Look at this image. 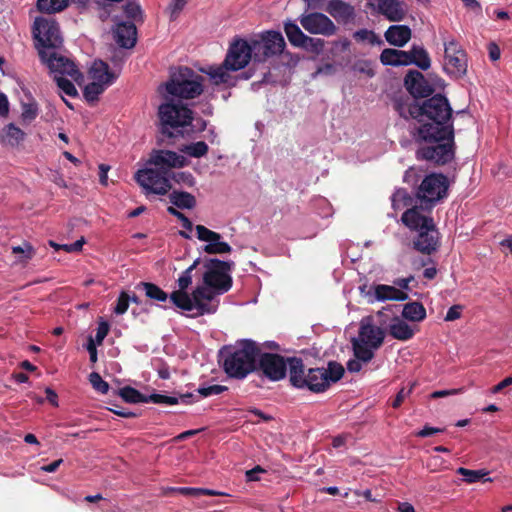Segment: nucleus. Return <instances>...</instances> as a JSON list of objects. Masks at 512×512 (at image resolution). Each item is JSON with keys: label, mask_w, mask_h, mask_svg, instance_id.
Listing matches in <instances>:
<instances>
[{"label": "nucleus", "mask_w": 512, "mask_h": 512, "mask_svg": "<svg viewBox=\"0 0 512 512\" xmlns=\"http://www.w3.org/2000/svg\"><path fill=\"white\" fill-rule=\"evenodd\" d=\"M409 115L417 119V140L443 139L453 136V126L449 123L452 109L446 97L435 95L422 104L409 106Z\"/></svg>", "instance_id": "1"}, {"label": "nucleus", "mask_w": 512, "mask_h": 512, "mask_svg": "<svg viewBox=\"0 0 512 512\" xmlns=\"http://www.w3.org/2000/svg\"><path fill=\"white\" fill-rule=\"evenodd\" d=\"M198 263L199 260L197 259L181 273L177 280L178 289L172 292L169 297L176 307L192 312L193 316L211 314L216 311V304L212 302L211 293L205 291V287L199 284L192 293L187 291L192 284V272Z\"/></svg>", "instance_id": "2"}, {"label": "nucleus", "mask_w": 512, "mask_h": 512, "mask_svg": "<svg viewBox=\"0 0 512 512\" xmlns=\"http://www.w3.org/2000/svg\"><path fill=\"white\" fill-rule=\"evenodd\" d=\"M385 339V331L373 323L372 317H364L360 321L358 335L352 338L354 358L347 364V370L351 373L360 372L363 365L368 364Z\"/></svg>", "instance_id": "3"}, {"label": "nucleus", "mask_w": 512, "mask_h": 512, "mask_svg": "<svg viewBox=\"0 0 512 512\" xmlns=\"http://www.w3.org/2000/svg\"><path fill=\"white\" fill-rule=\"evenodd\" d=\"M253 58V52L249 41L237 39L230 44L222 65L210 66L205 73L214 85L233 86L236 77L232 72L245 68Z\"/></svg>", "instance_id": "4"}, {"label": "nucleus", "mask_w": 512, "mask_h": 512, "mask_svg": "<svg viewBox=\"0 0 512 512\" xmlns=\"http://www.w3.org/2000/svg\"><path fill=\"white\" fill-rule=\"evenodd\" d=\"M219 356L227 375L243 379L256 368L259 349L255 342L242 340L233 346L223 347Z\"/></svg>", "instance_id": "5"}, {"label": "nucleus", "mask_w": 512, "mask_h": 512, "mask_svg": "<svg viewBox=\"0 0 512 512\" xmlns=\"http://www.w3.org/2000/svg\"><path fill=\"white\" fill-rule=\"evenodd\" d=\"M40 59L49 69L59 89L68 96H76L77 89L74 83L82 85L84 83V76L75 63L63 55L61 49Z\"/></svg>", "instance_id": "6"}, {"label": "nucleus", "mask_w": 512, "mask_h": 512, "mask_svg": "<svg viewBox=\"0 0 512 512\" xmlns=\"http://www.w3.org/2000/svg\"><path fill=\"white\" fill-rule=\"evenodd\" d=\"M202 82V76L188 67H180L171 73L168 82L159 86L158 91L164 100L192 99L202 93Z\"/></svg>", "instance_id": "7"}, {"label": "nucleus", "mask_w": 512, "mask_h": 512, "mask_svg": "<svg viewBox=\"0 0 512 512\" xmlns=\"http://www.w3.org/2000/svg\"><path fill=\"white\" fill-rule=\"evenodd\" d=\"M233 263L221 261L218 259H209L205 262V272L202 277V284L205 291L210 292L212 302L218 308L219 301L217 296L227 292L232 286V278L229 275Z\"/></svg>", "instance_id": "8"}, {"label": "nucleus", "mask_w": 512, "mask_h": 512, "mask_svg": "<svg viewBox=\"0 0 512 512\" xmlns=\"http://www.w3.org/2000/svg\"><path fill=\"white\" fill-rule=\"evenodd\" d=\"M36 48L40 58L62 49L63 39L57 23L46 17H38L34 22Z\"/></svg>", "instance_id": "9"}, {"label": "nucleus", "mask_w": 512, "mask_h": 512, "mask_svg": "<svg viewBox=\"0 0 512 512\" xmlns=\"http://www.w3.org/2000/svg\"><path fill=\"white\" fill-rule=\"evenodd\" d=\"M117 74L112 72L107 63L102 60L93 62L89 69L88 83L84 88V97L88 102H95L109 86H111L117 78Z\"/></svg>", "instance_id": "10"}, {"label": "nucleus", "mask_w": 512, "mask_h": 512, "mask_svg": "<svg viewBox=\"0 0 512 512\" xmlns=\"http://www.w3.org/2000/svg\"><path fill=\"white\" fill-rule=\"evenodd\" d=\"M448 188L449 181L446 176L431 173L420 183L416 197L422 205L431 208L447 196Z\"/></svg>", "instance_id": "11"}, {"label": "nucleus", "mask_w": 512, "mask_h": 512, "mask_svg": "<svg viewBox=\"0 0 512 512\" xmlns=\"http://www.w3.org/2000/svg\"><path fill=\"white\" fill-rule=\"evenodd\" d=\"M253 59L257 62H263L268 57L278 55L283 52L286 43L280 32L266 31L249 41Z\"/></svg>", "instance_id": "12"}, {"label": "nucleus", "mask_w": 512, "mask_h": 512, "mask_svg": "<svg viewBox=\"0 0 512 512\" xmlns=\"http://www.w3.org/2000/svg\"><path fill=\"white\" fill-rule=\"evenodd\" d=\"M159 118L163 126V132L166 127L178 128L185 127L192 122V111L180 100L170 98L165 100V103L161 104L158 109Z\"/></svg>", "instance_id": "13"}, {"label": "nucleus", "mask_w": 512, "mask_h": 512, "mask_svg": "<svg viewBox=\"0 0 512 512\" xmlns=\"http://www.w3.org/2000/svg\"><path fill=\"white\" fill-rule=\"evenodd\" d=\"M453 139L454 135L443 139L423 140L426 144L417 150V159L432 161L436 164L450 162L454 157Z\"/></svg>", "instance_id": "14"}, {"label": "nucleus", "mask_w": 512, "mask_h": 512, "mask_svg": "<svg viewBox=\"0 0 512 512\" xmlns=\"http://www.w3.org/2000/svg\"><path fill=\"white\" fill-rule=\"evenodd\" d=\"M135 180L146 194L165 195L171 189L169 174L166 170L156 168L140 169L135 174Z\"/></svg>", "instance_id": "15"}, {"label": "nucleus", "mask_w": 512, "mask_h": 512, "mask_svg": "<svg viewBox=\"0 0 512 512\" xmlns=\"http://www.w3.org/2000/svg\"><path fill=\"white\" fill-rule=\"evenodd\" d=\"M343 374V366L336 362H330L328 368L309 369L306 375L305 388L313 392H322L331 383L340 380Z\"/></svg>", "instance_id": "16"}, {"label": "nucleus", "mask_w": 512, "mask_h": 512, "mask_svg": "<svg viewBox=\"0 0 512 512\" xmlns=\"http://www.w3.org/2000/svg\"><path fill=\"white\" fill-rule=\"evenodd\" d=\"M443 68L447 74L455 78H460L466 74V54L460 44L454 39L444 42Z\"/></svg>", "instance_id": "17"}, {"label": "nucleus", "mask_w": 512, "mask_h": 512, "mask_svg": "<svg viewBox=\"0 0 512 512\" xmlns=\"http://www.w3.org/2000/svg\"><path fill=\"white\" fill-rule=\"evenodd\" d=\"M119 396L128 403H156L165 405H175L180 402L190 403L189 399L193 397L192 394H181L179 397L166 396L162 394H151L149 396L142 395L138 390L126 386L119 390Z\"/></svg>", "instance_id": "18"}, {"label": "nucleus", "mask_w": 512, "mask_h": 512, "mask_svg": "<svg viewBox=\"0 0 512 512\" xmlns=\"http://www.w3.org/2000/svg\"><path fill=\"white\" fill-rule=\"evenodd\" d=\"M196 237L205 243L203 251L207 254H229L232 251L229 243L223 240V237L203 225L195 226Z\"/></svg>", "instance_id": "19"}, {"label": "nucleus", "mask_w": 512, "mask_h": 512, "mask_svg": "<svg viewBox=\"0 0 512 512\" xmlns=\"http://www.w3.org/2000/svg\"><path fill=\"white\" fill-rule=\"evenodd\" d=\"M299 20L302 27L311 34L331 36L336 32L334 23L322 13L302 15Z\"/></svg>", "instance_id": "20"}, {"label": "nucleus", "mask_w": 512, "mask_h": 512, "mask_svg": "<svg viewBox=\"0 0 512 512\" xmlns=\"http://www.w3.org/2000/svg\"><path fill=\"white\" fill-rule=\"evenodd\" d=\"M287 363L284 357L265 353L260 356L259 364L264 375L272 381H278L285 377L287 372Z\"/></svg>", "instance_id": "21"}, {"label": "nucleus", "mask_w": 512, "mask_h": 512, "mask_svg": "<svg viewBox=\"0 0 512 512\" xmlns=\"http://www.w3.org/2000/svg\"><path fill=\"white\" fill-rule=\"evenodd\" d=\"M148 163L154 165L160 170L182 168L188 164L187 159L174 151L153 150L150 154Z\"/></svg>", "instance_id": "22"}, {"label": "nucleus", "mask_w": 512, "mask_h": 512, "mask_svg": "<svg viewBox=\"0 0 512 512\" xmlns=\"http://www.w3.org/2000/svg\"><path fill=\"white\" fill-rule=\"evenodd\" d=\"M406 89L414 97H427L433 92V88L427 82L422 73L411 70L404 79Z\"/></svg>", "instance_id": "23"}, {"label": "nucleus", "mask_w": 512, "mask_h": 512, "mask_svg": "<svg viewBox=\"0 0 512 512\" xmlns=\"http://www.w3.org/2000/svg\"><path fill=\"white\" fill-rule=\"evenodd\" d=\"M402 222L411 230L422 231L434 228L433 219L421 213L417 207L407 209L401 218Z\"/></svg>", "instance_id": "24"}, {"label": "nucleus", "mask_w": 512, "mask_h": 512, "mask_svg": "<svg viewBox=\"0 0 512 512\" xmlns=\"http://www.w3.org/2000/svg\"><path fill=\"white\" fill-rule=\"evenodd\" d=\"M414 248L423 253L431 254L438 246V232L436 228H429L419 231L417 237L413 241Z\"/></svg>", "instance_id": "25"}, {"label": "nucleus", "mask_w": 512, "mask_h": 512, "mask_svg": "<svg viewBox=\"0 0 512 512\" xmlns=\"http://www.w3.org/2000/svg\"><path fill=\"white\" fill-rule=\"evenodd\" d=\"M114 39L123 48H132L136 43V27L131 22H120L113 30Z\"/></svg>", "instance_id": "26"}, {"label": "nucleus", "mask_w": 512, "mask_h": 512, "mask_svg": "<svg viewBox=\"0 0 512 512\" xmlns=\"http://www.w3.org/2000/svg\"><path fill=\"white\" fill-rule=\"evenodd\" d=\"M374 300L384 301H405L408 299V293L398 289L395 285L378 284L373 287Z\"/></svg>", "instance_id": "27"}, {"label": "nucleus", "mask_w": 512, "mask_h": 512, "mask_svg": "<svg viewBox=\"0 0 512 512\" xmlns=\"http://www.w3.org/2000/svg\"><path fill=\"white\" fill-rule=\"evenodd\" d=\"M327 12L338 22H349L354 18L352 6L342 0H331L327 6Z\"/></svg>", "instance_id": "28"}, {"label": "nucleus", "mask_w": 512, "mask_h": 512, "mask_svg": "<svg viewBox=\"0 0 512 512\" xmlns=\"http://www.w3.org/2000/svg\"><path fill=\"white\" fill-rule=\"evenodd\" d=\"M388 330L389 334L399 341H407L415 334V329L400 317L392 318Z\"/></svg>", "instance_id": "29"}, {"label": "nucleus", "mask_w": 512, "mask_h": 512, "mask_svg": "<svg viewBox=\"0 0 512 512\" xmlns=\"http://www.w3.org/2000/svg\"><path fill=\"white\" fill-rule=\"evenodd\" d=\"M388 43L397 47H403L411 38V30L405 25H393L385 32Z\"/></svg>", "instance_id": "30"}, {"label": "nucleus", "mask_w": 512, "mask_h": 512, "mask_svg": "<svg viewBox=\"0 0 512 512\" xmlns=\"http://www.w3.org/2000/svg\"><path fill=\"white\" fill-rule=\"evenodd\" d=\"M287 369H289L291 384L297 388H305L307 373L304 371L302 360L297 358L288 359Z\"/></svg>", "instance_id": "31"}, {"label": "nucleus", "mask_w": 512, "mask_h": 512, "mask_svg": "<svg viewBox=\"0 0 512 512\" xmlns=\"http://www.w3.org/2000/svg\"><path fill=\"white\" fill-rule=\"evenodd\" d=\"M380 60L384 65L407 66L410 65L408 52L396 49H384L380 55Z\"/></svg>", "instance_id": "32"}, {"label": "nucleus", "mask_w": 512, "mask_h": 512, "mask_svg": "<svg viewBox=\"0 0 512 512\" xmlns=\"http://www.w3.org/2000/svg\"><path fill=\"white\" fill-rule=\"evenodd\" d=\"M1 142L10 146H17L25 139V133L13 123L6 125L0 135Z\"/></svg>", "instance_id": "33"}, {"label": "nucleus", "mask_w": 512, "mask_h": 512, "mask_svg": "<svg viewBox=\"0 0 512 512\" xmlns=\"http://www.w3.org/2000/svg\"><path fill=\"white\" fill-rule=\"evenodd\" d=\"M379 9L390 21H400L404 16V10L396 0H381Z\"/></svg>", "instance_id": "34"}, {"label": "nucleus", "mask_w": 512, "mask_h": 512, "mask_svg": "<svg viewBox=\"0 0 512 512\" xmlns=\"http://www.w3.org/2000/svg\"><path fill=\"white\" fill-rule=\"evenodd\" d=\"M402 317L411 322H421L426 318V309L419 302H410L403 306Z\"/></svg>", "instance_id": "35"}, {"label": "nucleus", "mask_w": 512, "mask_h": 512, "mask_svg": "<svg viewBox=\"0 0 512 512\" xmlns=\"http://www.w3.org/2000/svg\"><path fill=\"white\" fill-rule=\"evenodd\" d=\"M408 59L410 64H415L422 70H427L431 66V60L427 51L421 46H413L408 51Z\"/></svg>", "instance_id": "36"}, {"label": "nucleus", "mask_w": 512, "mask_h": 512, "mask_svg": "<svg viewBox=\"0 0 512 512\" xmlns=\"http://www.w3.org/2000/svg\"><path fill=\"white\" fill-rule=\"evenodd\" d=\"M457 473L463 476V480L468 484L476 482H491L492 479L488 477L489 472L485 469L470 470L467 468L460 467L457 469Z\"/></svg>", "instance_id": "37"}, {"label": "nucleus", "mask_w": 512, "mask_h": 512, "mask_svg": "<svg viewBox=\"0 0 512 512\" xmlns=\"http://www.w3.org/2000/svg\"><path fill=\"white\" fill-rule=\"evenodd\" d=\"M284 31L291 45L300 47L303 45V41L306 39L305 35L299 26L292 21H287L284 24Z\"/></svg>", "instance_id": "38"}, {"label": "nucleus", "mask_w": 512, "mask_h": 512, "mask_svg": "<svg viewBox=\"0 0 512 512\" xmlns=\"http://www.w3.org/2000/svg\"><path fill=\"white\" fill-rule=\"evenodd\" d=\"M170 202L181 209H191L195 206V197L187 192L173 191L169 195Z\"/></svg>", "instance_id": "39"}, {"label": "nucleus", "mask_w": 512, "mask_h": 512, "mask_svg": "<svg viewBox=\"0 0 512 512\" xmlns=\"http://www.w3.org/2000/svg\"><path fill=\"white\" fill-rule=\"evenodd\" d=\"M69 0H38L37 7L41 12L52 14L65 9Z\"/></svg>", "instance_id": "40"}, {"label": "nucleus", "mask_w": 512, "mask_h": 512, "mask_svg": "<svg viewBox=\"0 0 512 512\" xmlns=\"http://www.w3.org/2000/svg\"><path fill=\"white\" fill-rule=\"evenodd\" d=\"M12 253L15 255L17 262L27 263L30 259L34 257L35 249L30 243L23 242L19 246H13Z\"/></svg>", "instance_id": "41"}, {"label": "nucleus", "mask_w": 512, "mask_h": 512, "mask_svg": "<svg viewBox=\"0 0 512 512\" xmlns=\"http://www.w3.org/2000/svg\"><path fill=\"white\" fill-rule=\"evenodd\" d=\"M391 201L392 207L395 210H399L409 206L412 202V198L405 189L400 188L393 193Z\"/></svg>", "instance_id": "42"}, {"label": "nucleus", "mask_w": 512, "mask_h": 512, "mask_svg": "<svg viewBox=\"0 0 512 512\" xmlns=\"http://www.w3.org/2000/svg\"><path fill=\"white\" fill-rule=\"evenodd\" d=\"M181 151L191 157L200 158L207 154L208 145L204 141H198L196 143L185 145L183 148H181Z\"/></svg>", "instance_id": "43"}, {"label": "nucleus", "mask_w": 512, "mask_h": 512, "mask_svg": "<svg viewBox=\"0 0 512 512\" xmlns=\"http://www.w3.org/2000/svg\"><path fill=\"white\" fill-rule=\"evenodd\" d=\"M140 287L145 291L147 297L157 300L166 301L168 298L167 293L152 283H140Z\"/></svg>", "instance_id": "44"}, {"label": "nucleus", "mask_w": 512, "mask_h": 512, "mask_svg": "<svg viewBox=\"0 0 512 512\" xmlns=\"http://www.w3.org/2000/svg\"><path fill=\"white\" fill-rule=\"evenodd\" d=\"M38 115V106L35 102L23 103L21 119L25 123L32 122Z\"/></svg>", "instance_id": "45"}, {"label": "nucleus", "mask_w": 512, "mask_h": 512, "mask_svg": "<svg viewBox=\"0 0 512 512\" xmlns=\"http://www.w3.org/2000/svg\"><path fill=\"white\" fill-rule=\"evenodd\" d=\"M299 48H303L315 54H320L324 48V40L307 36L303 41V45Z\"/></svg>", "instance_id": "46"}, {"label": "nucleus", "mask_w": 512, "mask_h": 512, "mask_svg": "<svg viewBox=\"0 0 512 512\" xmlns=\"http://www.w3.org/2000/svg\"><path fill=\"white\" fill-rule=\"evenodd\" d=\"M89 381L94 390L101 394H106L109 390V384L102 379L99 373L92 372L89 375Z\"/></svg>", "instance_id": "47"}, {"label": "nucleus", "mask_w": 512, "mask_h": 512, "mask_svg": "<svg viewBox=\"0 0 512 512\" xmlns=\"http://www.w3.org/2000/svg\"><path fill=\"white\" fill-rule=\"evenodd\" d=\"M354 38L360 41H368L371 44L381 43L376 34L372 31L363 29L355 32Z\"/></svg>", "instance_id": "48"}, {"label": "nucleus", "mask_w": 512, "mask_h": 512, "mask_svg": "<svg viewBox=\"0 0 512 512\" xmlns=\"http://www.w3.org/2000/svg\"><path fill=\"white\" fill-rule=\"evenodd\" d=\"M130 297L127 293L122 292L117 300V304L114 308V312L118 315L124 314L129 307Z\"/></svg>", "instance_id": "49"}, {"label": "nucleus", "mask_w": 512, "mask_h": 512, "mask_svg": "<svg viewBox=\"0 0 512 512\" xmlns=\"http://www.w3.org/2000/svg\"><path fill=\"white\" fill-rule=\"evenodd\" d=\"M173 179L179 184H183L188 187H192L195 184V178L189 172H179L173 174Z\"/></svg>", "instance_id": "50"}, {"label": "nucleus", "mask_w": 512, "mask_h": 512, "mask_svg": "<svg viewBox=\"0 0 512 512\" xmlns=\"http://www.w3.org/2000/svg\"><path fill=\"white\" fill-rule=\"evenodd\" d=\"M124 12L128 18L136 20L141 15L140 5L136 2L129 1L124 6Z\"/></svg>", "instance_id": "51"}, {"label": "nucleus", "mask_w": 512, "mask_h": 512, "mask_svg": "<svg viewBox=\"0 0 512 512\" xmlns=\"http://www.w3.org/2000/svg\"><path fill=\"white\" fill-rule=\"evenodd\" d=\"M225 390H226L225 386L211 385V386H208V387H201V388H199L198 389V393L202 397H208V396H211V395H218V394L222 393Z\"/></svg>", "instance_id": "52"}, {"label": "nucleus", "mask_w": 512, "mask_h": 512, "mask_svg": "<svg viewBox=\"0 0 512 512\" xmlns=\"http://www.w3.org/2000/svg\"><path fill=\"white\" fill-rule=\"evenodd\" d=\"M108 332H109V324L105 321H101L98 325L94 342L97 343V345H101L103 340L107 336Z\"/></svg>", "instance_id": "53"}, {"label": "nucleus", "mask_w": 512, "mask_h": 512, "mask_svg": "<svg viewBox=\"0 0 512 512\" xmlns=\"http://www.w3.org/2000/svg\"><path fill=\"white\" fill-rule=\"evenodd\" d=\"M186 4V0H172L168 7V11L170 13V18L175 19L179 13L182 11Z\"/></svg>", "instance_id": "54"}, {"label": "nucleus", "mask_w": 512, "mask_h": 512, "mask_svg": "<svg viewBox=\"0 0 512 512\" xmlns=\"http://www.w3.org/2000/svg\"><path fill=\"white\" fill-rule=\"evenodd\" d=\"M462 311H463L462 305H458V304L453 305L448 309L444 320L447 322L457 320L461 317Z\"/></svg>", "instance_id": "55"}, {"label": "nucleus", "mask_w": 512, "mask_h": 512, "mask_svg": "<svg viewBox=\"0 0 512 512\" xmlns=\"http://www.w3.org/2000/svg\"><path fill=\"white\" fill-rule=\"evenodd\" d=\"M85 243V240L84 238L82 237L81 239L75 241L74 243H71V244H63L61 246V248L63 250H65L66 252L68 253H73V252H79L82 250V247Z\"/></svg>", "instance_id": "56"}, {"label": "nucleus", "mask_w": 512, "mask_h": 512, "mask_svg": "<svg viewBox=\"0 0 512 512\" xmlns=\"http://www.w3.org/2000/svg\"><path fill=\"white\" fill-rule=\"evenodd\" d=\"M411 391L412 387H410L409 389L402 388L398 392L395 400L393 401L392 406L394 408H398L401 405V403L410 395Z\"/></svg>", "instance_id": "57"}, {"label": "nucleus", "mask_w": 512, "mask_h": 512, "mask_svg": "<svg viewBox=\"0 0 512 512\" xmlns=\"http://www.w3.org/2000/svg\"><path fill=\"white\" fill-rule=\"evenodd\" d=\"M462 392H463V388L449 389V390H439V391L433 392L431 394V397L432 398H441V397H446V396L460 394Z\"/></svg>", "instance_id": "58"}, {"label": "nucleus", "mask_w": 512, "mask_h": 512, "mask_svg": "<svg viewBox=\"0 0 512 512\" xmlns=\"http://www.w3.org/2000/svg\"><path fill=\"white\" fill-rule=\"evenodd\" d=\"M413 279L414 278L412 276L406 278H399L394 281V285L398 289L407 292L410 289L409 284L413 281Z\"/></svg>", "instance_id": "59"}, {"label": "nucleus", "mask_w": 512, "mask_h": 512, "mask_svg": "<svg viewBox=\"0 0 512 512\" xmlns=\"http://www.w3.org/2000/svg\"><path fill=\"white\" fill-rule=\"evenodd\" d=\"M110 170V166L101 164L99 166V181L102 185H108V171Z\"/></svg>", "instance_id": "60"}, {"label": "nucleus", "mask_w": 512, "mask_h": 512, "mask_svg": "<svg viewBox=\"0 0 512 512\" xmlns=\"http://www.w3.org/2000/svg\"><path fill=\"white\" fill-rule=\"evenodd\" d=\"M512 385V375L509 376V377H506L504 380H502L500 383H498L497 385H495L492 389H491V392L493 394H497L499 393L500 391H502L504 388L508 387Z\"/></svg>", "instance_id": "61"}, {"label": "nucleus", "mask_w": 512, "mask_h": 512, "mask_svg": "<svg viewBox=\"0 0 512 512\" xmlns=\"http://www.w3.org/2000/svg\"><path fill=\"white\" fill-rule=\"evenodd\" d=\"M96 344L94 342V339L92 337L89 338L88 344H87V350L90 355V361L95 363L97 361V350H96Z\"/></svg>", "instance_id": "62"}, {"label": "nucleus", "mask_w": 512, "mask_h": 512, "mask_svg": "<svg viewBox=\"0 0 512 512\" xmlns=\"http://www.w3.org/2000/svg\"><path fill=\"white\" fill-rule=\"evenodd\" d=\"M9 112V101L4 93H0V116H7Z\"/></svg>", "instance_id": "63"}, {"label": "nucleus", "mask_w": 512, "mask_h": 512, "mask_svg": "<svg viewBox=\"0 0 512 512\" xmlns=\"http://www.w3.org/2000/svg\"><path fill=\"white\" fill-rule=\"evenodd\" d=\"M263 472V469L260 466H256L255 468L246 471V478L248 481H257L259 479V474Z\"/></svg>", "instance_id": "64"}]
</instances>
